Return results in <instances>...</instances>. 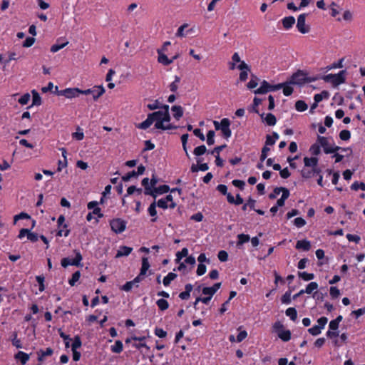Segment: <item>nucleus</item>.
<instances>
[{
  "label": "nucleus",
  "mask_w": 365,
  "mask_h": 365,
  "mask_svg": "<svg viewBox=\"0 0 365 365\" xmlns=\"http://www.w3.org/2000/svg\"><path fill=\"white\" fill-rule=\"evenodd\" d=\"M307 73L302 70H298L294 73L289 81V83L292 85L302 86L306 83H311L314 81V78L307 77Z\"/></svg>",
  "instance_id": "nucleus-1"
},
{
  "label": "nucleus",
  "mask_w": 365,
  "mask_h": 365,
  "mask_svg": "<svg viewBox=\"0 0 365 365\" xmlns=\"http://www.w3.org/2000/svg\"><path fill=\"white\" fill-rule=\"evenodd\" d=\"M216 130H220L224 138L228 139L232 135L230 129V120L229 118H224L220 122L215 120L213 122Z\"/></svg>",
  "instance_id": "nucleus-2"
},
{
  "label": "nucleus",
  "mask_w": 365,
  "mask_h": 365,
  "mask_svg": "<svg viewBox=\"0 0 365 365\" xmlns=\"http://www.w3.org/2000/svg\"><path fill=\"white\" fill-rule=\"evenodd\" d=\"M149 118H150V113L148 115L147 118L143 121L140 123H138L135 125V127L140 130H146L148 128L150 127V125L155 122L154 128L155 129L163 130H165V125L164 122L160 118H153L152 120H150L149 123Z\"/></svg>",
  "instance_id": "nucleus-3"
},
{
  "label": "nucleus",
  "mask_w": 365,
  "mask_h": 365,
  "mask_svg": "<svg viewBox=\"0 0 365 365\" xmlns=\"http://www.w3.org/2000/svg\"><path fill=\"white\" fill-rule=\"evenodd\" d=\"M346 71H340L336 74L329 73L324 76L322 78L325 82L331 83L334 86H337L345 82Z\"/></svg>",
  "instance_id": "nucleus-4"
},
{
  "label": "nucleus",
  "mask_w": 365,
  "mask_h": 365,
  "mask_svg": "<svg viewBox=\"0 0 365 365\" xmlns=\"http://www.w3.org/2000/svg\"><path fill=\"white\" fill-rule=\"evenodd\" d=\"M317 142L319 143L320 147L322 146L323 148L324 152L326 154L334 153L341 149V148L339 146H329V140L327 137L318 135ZM342 150H346L344 148H342Z\"/></svg>",
  "instance_id": "nucleus-5"
},
{
  "label": "nucleus",
  "mask_w": 365,
  "mask_h": 365,
  "mask_svg": "<svg viewBox=\"0 0 365 365\" xmlns=\"http://www.w3.org/2000/svg\"><path fill=\"white\" fill-rule=\"evenodd\" d=\"M282 84L271 85L267 81L264 80L261 86L257 90L254 91L255 94H264L270 91H276L282 88Z\"/></svg>",
  "instance_id": "nucleus-6"
},
{
  "label": "nucleus",
  "mask_w": 365,
  "mask_h": 365,
  "mask_svg": "<svg viewBox=\"0 0 365 365\" xmlns=\"http://www.w3.org/2000/svg\"><path fill=\"white\" fill-rule=\"evenodd\" d=\"M106 92V90L103 86H94L91 88L82 90L81 94L83 95H92L94 101H97L98 99L103 96Z\"/></svg>",
  "instance_id": "nucleus-7"
},
{
  "label": "nucleus",
  "mask_w": 365,
  "mask_h": 365,
  "mask_svg": "<svg viewBox=\"0 0 365 365\" xmlns=\"http://www.w3.org/2000/svg\"><path fill=\"white\" fill-rule=\"evenodd\" d=\"M57 227L58 231L56 236L67 237L69 235L70 230L68 229V225L65 223V217L63 215H61L57 220Z\"/></svg>",
  "instance_id": "nucleus-8"
},
{
  "label": "nucleus",
  "mask_w": 365,
  "mask_h": 365,
  "mask_svg": "<svg viewBox=\"0 0 365 365\" xmlns=\"http://www.w3.org/2000/svg\"><path fill=\"white\" fill-rule=\"evenodd\" d=\"M111 230L116 234L125 231L126 228V222L120 218H115L110 221Z\"/></svg>",
  "instance_id": "nucleus-9"
},
{
  "label": "nucleus",
  "mask_w": 365,
  "mask_h": 365,
  "mask_svg": "<svg viewBox=\"0 0 365 365\" xmlns=\"http://www.w3.org/2000/svg\"><path fill=\"white\" fill-rule=\"evenodd\" d=\"M76 256L74 258L65 257L61 259V265L66 267L69 265L79 266L82 260V255L80 252L75 251Z\"/></svg>",
  "instance_id": "nucleus-10"
},
{
  "label": "nucleus",
  "mask_w": 365,
  "mask_h": 365,
  "mask_svg": "<svg viewBox=\"0 0 365 365\" xmlns=\"http://www.w3.org/2000/svg\"><path fill=\"white\" fill-rule=\"evenodd\" d=\"M307 14H301L297 18V28L301 34H307L309 31V26L306 25V17Z\"/></svg>",
  "instance_id": "nucleus-11"
},
{
  "label": "nucleus",
  "mask_w": 365,
  "mask_h": 365,
  "mask_svg": "<svg viewBox=\"0 0 365 365\" xmlns=\"http://www.w3.org/2000/svg\"><path fill=\"white\" fill-rule=\"evenodd\" d=\"M300 173L303 178L308 179L311 178L314 175H319L322 173V169L318 165L316 167H312L310 169L304 168L301 170Z\"/></svg>",
  "instance_id": "nucleus-12"
},
{
  "label": "nucleus",
  "mask_w": 365,
  "mask_h": 365,
  "mask_svg": "<svg viewBox=\"0 0 365 365\" xmlns=\"http://www.w3.org/2000/svg\"><path fill=\"white\" fill-rule=\"evenodd\" d=\"M82 90L78 88H67L60 91V94L66 98H73L78 97L81 94Z\"/></svg>",
  "instance_id": "nucleus-13"
},
{
  "label": "nucleus",
  "mask_w": 365,
  "mask_h": 365,
  "mask_svg": "<svg viewBox=\"0 0 365 365\" xmlns=\"http://www.w3.org/2000/svg\"><path fill=\"white\" fill-rule=\"evenodd\" d=\"M160 118L163 122H169L170 120V115L169 111L158 110L150 113L149 121L152 120L153 118Z\"/></svg>",
  "instance_id": "nucleus-14"
},
{
  "label": "nucleus",
  "mask_w": 365,
  "mask_h": 365,
  "mask_svg": "<svg viewBox=\"0 0 365 365\" xmlns=\"http://www.w3.org/2000/svg\"><path fill=\"white\" fill-rule=\"evenodd\" d=\"M158 61L159 63H162L164 66H168L171 64L173 62V61L177 58V56H173L172 58H168V56L165 54L160 52V50H158Z\"/></svg>",
  "instance_id": "nucleus-15"
},
{
  "label": "nucleus",
  "mask_w": 365,
  "mask_h": 365,
  "mask_svg": "<svg viewBox=\"0 0 365 365\" xmlns=\"http://www.w3.org/2000/svg\"><path fill=\"white\" fill-rule=\"evenodd\" d=\"M68 44V41L63 39V38H58L56 41V43H54L51 47L50 50L52 53H56V52L58 51L59 50H61V48H64Z\"/></svg>",
  "instance_id": "nucleus-16"
},
{
  "label": "nucleus",
  "mask_w": 365,
  "mask_h": 365,
  "mask_svg": "<svg viewBox=\"0 0 365 365\" xmlns=\"http://www.w3.org/2000/svg\"><path fill=\"white\" fill-rule=\"evenodd\" d=\"M23 219H26V220H29V221H31V228L34 227L36 221L34 220H32L31 216L29 214L24 212H22L18 215H16L14 217V224L15 225L18 220H23Z\"/></svg>",
  "instance_id": "nucleus-17"
},
{
  "label": "nucleus",
  "mask_w": 365,
  "mask_h": 365,
  "mask_svg": "<svg viewBox=\"0 0 365 365\" xmlns=\"http://www.w3.org/2000/svg\"><path fill=\"white\" fill-rule=\"evenodd\" d=\"M281 21H282L283 28L285 30H289L291 28H292V26L295 24V19L294 16H286V17L283 18L281 20Z\"/></svg>",
  "instance_id": "nucleus-18"
},
{
  "label": "nucleus",
  "mask_w": 365,
  "mask_h": 365,
  "mask_svg": "<svg viewBox=\"0 0 365 365\" xmlns=\"http://www.w3.org/2000/svg\"><path fill=\"white\" fill-rule=\"evenodd\" d=\"M303 160L305 168H310L312 167H316L318 165L319 159L317 157H304Z\"/></svg>",
  "instance_id": "nucleus-19"
},
{
  "label": "nucleus",
  "mask_w": 365,
  "mask_h": 365,
  "mask_svg": "<svg viewBox=\"0 0 365 365\" xmlns=\"http://www.w3.org/2000/svg\"><path fill=\"white\" fill-rule=\"evenodd\" d=\"M148 212L150 217H152L150 221L155 222L157 221V210H156V202L153 201L148 208Z\"/></svg>",
  "instance_id": "nucleus-20"
},
{
  "label": "nucleus",
  "mask_w": 365,
  "mask_h": 365,
  "mask_svg": "<svg viewBox=\"0 0 365 365\" xmlns=\"http://www.w3.org/2000/svg\"><path fill=\"white\" fill-rule=\"evenodd\" d=\"M60 150L61 151L62 156L63 157V160H59L58 162L57 170L58 172L61 171V170L63 168H66L67 166V158H66L67 151H66V149L64 148H61L60 149Z\"/></svg>",
  "instance_id": "nucleus-21"
},
{
  "label": "nucleus",
  "mask_w": 365,
  "mask_h": 365,
  "mask_svg": "<svg viewBox=\"0 0 365 365\" xmlns=\"http://www.w3.org/2000/svg\"><path fill=\"white\" fill-rule=\"evenodd\" d=\"M15 359L19 361L22 365H25L29 360V355L22 351H19L15 354Z\"/></svg>",
  "instance_id": "nucleus-22"
},
{
  "label": "nucleus",
  "mask_w": 365,
  "mask_h": 365,
  "mask_svg": "<svg viewBox=\"0 0 365 365\" xmlns=\"http://www.w3.org/2000/svg\"><path fill=\"white\" fill-rule=\"evenodd\" d=\"M227 202L230 204H234L235 205H240L244 202V200L241 197L240 194L236 195V197L235 198L232 194L227 195Z\"/></svg>",
  "instance_id": "nucleus-23"
},
{
  "label": "nucleus",
  "mask_w": 365,
  "mask_h": 365,
  "mask_svg": "<svg viewBox=\"0 0 365 365\" xmlns=\"http://www.w3.org/2000/svg\"><path fill=\"white\" fill-rule=\"evenodd\" d=\"M153 195H152V196L154 198H155L156 197V194L162 195V194H164V193H167L169 191H170V188L167 185H163L158 186V187H154L153 189Z\"/></svg>",
  "instance_id": "nucleus-24"
},
{
  "label": "nucleus",
  "mask_w": 365,
  "mask_h": 365,
  "mask_svg": "<svg viewBox=\"0 0 365 365\" xmlns=\"http://www.w3.org/2000/svg\"><path fill=\"white\" fill-rule=\"evenodd\" d=\"M295 247L298 250L309 251L311 249V243L307 240H299L297 242Z\"/></svg>",
  "instance_id": "nucleus-25"
},
{
  "label": "nucleus",
  "mask_w": 365,
  "mask_h": 365,
  "mask_svg": "<svg viewBox=\"0 0 365 365\" xmlns=\"http://www.w3.org/2000/svg\"><path fill=\"white\" fill-rule=\"evenodd\" d=\"M132 250V247L127 246H120L117 252L115 257L118 258L123 256H128L131 253Z\"/></svg>",
  "instance_id": "nucleus-26"
},
{
  "label": "nucleus",
  "mask_w": 365,
  "mask_h": 365,
  "mask_svg": "<svg viewBox=\"0 0 365 365\" xmlns=\"http://www.w3.org/2000/svg\"><path fill=\"white\" fill-rule=\"evenodd\" d=\"M192 285L191 284H187L185 287V291L182 292L179 294V297L182 300H187L190 297V292L192 290Z\"/></svg>",
  "instance_id": "nucleus-27"
},
{
  "label": "nucleus",
  "mask_w": 365,
  "mask_h": 365,
  "mask_svg": "<svg viewBox=\"0 0 365 365\" xmlns=\"http://www.w3.org/2000/svg\"><path fill=\"white\" fill-rule=\"evenodd\" d=\"M142 185L144 187V194L146 195H153V191L149 182V179L145 178L141 182Z\"/></svg>",
  "instance_id": "nucleus-28"
},
{
  "label": "nucleus",
  "mask_w": 365,
  "mask_h": 365,
  "mask_svg": "<svg viewBox=\"0 0 365 365\" xmlns=\"http://www.w3.org/2000/svg\"><path fill=\"white\" fill-rule=\"evenodd\" d=\"M150 267V265L148 257H142V265H141V268H140V275H146V273H147L148 270L149 269Z\"/></svg>",
  "instance_id": "nucleus-29"
},
{
  "label": "nucleus",
  "mask_w": 365,
  "mask_h": 365,
  "mask_svg": "<svg viewBox=\"0 0 365 365\" xmlns=\"http://www.w3.org/2000/svg\"><path fill=\"white\" fill-rule=\"evenodd\" d=\"M123 345L121 341L117 340L115 344L110 346V351L115 354H120L123 351Z\"/></svg>",
  "instance_id": "nucleus-30"
},
{
  "label": "nucleus",
  "mask_w": 365,
  "mask_h": 365,
  "mask_svg": "<svg viewBox=\"0 0 365 365\" xmlns=\"http://www.w3.org/2000/svg\"><path fill=\"white\" fill-rule=\"evenodd\" d=\"M171 110L174 113L173 116L176 120H179L183 115V109L180 106H173Z\"/></svg>",
  "instance_id": "nucleus-31"
},
{
  "label": "nucleus",
  "mask_w": 365,
  "mask_h": 365,
  "mask_svg": "<svg viewBox=\"0 0 365 365\" xmlns=\"http://www.w3.org/2000/svg\"><path fill=\"white\" fill-rule=\"evenodd\" d=\"M278 337L283 341L287 342L291 339L292 334L291 331L288 329L283 330L282 331L279 332L277 334Z\"/></svg>",
  "instance_id": "nucleus-32"
},
{
  "label": "nucleus",
  "mask_w": 365,
  "mask_h": 365,
  "mask_svg": "<svg viewBox=\"0 0 365 365\" xmlns=\"http://www.w3.org/2000/svg\"><path fill=\"white\" fill-rule=\"evenodd\" d=\"M285 314L293 322H295L297 319V312L294 307L287 308L285 311Z\"/></svg>",
  "instance_id": "nucleus-33"
},
{
  "label": "nucleus",
  "mask_w": 365,
  "mask_h": 365,
  "mask_svg": "<svg viewBox=\"0 0 365 365\" xmlns=\"http://www.w3.org/2000/svg\"><path fill=\"white\" fill-rule=\"evenodd\" d=\"M281 84L282 85V88L283 89V94L285 96H291L294 91L293 88L290 86L291 83H289V81H287L285 83H282Z\"/></svg>",
  "instance_id": "nucleus-34"
},
{
  "label": "nucleus",
  "mask_w": 365,
  "mask_h": 365,
  "mask_svg": "<svg viewBox=\"0 0 365 365\" xmlns=\"http://www.w3.org/2000/svg\"><path fill=\"white\" fill-rule=\"evenodd\" d=\"M177 277V274L173 272H169L163 280V283L165 287H168L171 282L173 281Z\"/></svg>",
  "instance_id": "nucleus-35"
},
{
  "label": "nucleus",
  "mask_w": 365,
  "mask_h": 365,
  "mask_svg": "<svg viewBox=\"0 0 365 365\" xmlns=\"http://www.w3.org/2000/svg\"><path fill=\"white\" fill-rule=\"evenodd\" d=\"M264 121H265V123H267V125L273 126L277 123V118H276L274 115H273L272 113H267L266 115V116L264 118Z\"/></svg>",
  "instance_id": "nucleus-36"
},
{
  "label": "nucleus",
  "mask_w": 365,
  "mask_h": 365,
  "mask_svg": "<svg viewBox=\"0 0 365 365\" xmlns=\"http://www.w3.org/2000/svg\"><path fill=\"white\" fill-rule=\"evenodd\" d=\"M156 304L160 311H165L168 309L169 304L165 299H159L156 302Z\"/></svg>",
  "instance_id": "nucleus-37"
},
{
  "label": "nucleus",
  "mask_w": 365,
  "mask_h": 365,
  "mask_svg": "<svg viewBox=\"0 0 365 365\" xmlns=\"http://www.w3.org/2000/svg\"><path fill=\"white\" fill-rule=\"evenodd\" d=\"M307 108V104L302 100H299L295 103V108L299 112L305 111Z\"/></svg>",
  "instance_id": "nucleus-38"
},
{
  "label": "nucleus",
  "mask_w": 365,
  "mask_h": 365,
  "mask_svg": "<svg viewBox=\"0 0 365 365\" xmlns=\"http://www.w3.org/2000/svg\"><path fill=\"white\" fill-rule=\"evenodd\" d=\"M11 343L12 345L17 349H21L23 348L22 343L19 339L17 338V333L14 331L12 334V339H11Z\"/></svg>",
  "instance_id": "nucleus-39"
},
{
  "label": "nucleus",
  "mask_w": 365,
  "mask_h": 365,
  "mask_svg": "<svg viewBox=\"0 0 365 365\" xmlns=\"http://www.w3.org/2000/svg\"><path fill=\"white\" fill-rule=\"evenodd\" d=\"M31 93H32V96H33L32 105L33 106L40 105L41 103V98L39 93L36 90H33L31 91Z\"/></svg>",
  "instance_id": "nucleus-40"
},
{
  "label": "nucleus",
  "mask_w": 365,
  "mask_h": 365,
  "mask_svg": "<svg viewBox=\"0 0 365 365\" xmlns=\"http://www.w3.org/2000/svg\"><path fill=\"white\" fill-rule=\"evenodd\" d=\"M81 277V272L80 271L75 272L73 274L71 278L68 280V283L71 287L75 286L76 283L79 280Z\"/></svg>",
  "instance_id": "nucleus-41"
},
{
  "label": "nucleus",
  "mask_w": 365,
  "mask_h": 365,
  "mask_svg": "<svg viewBox=\"0 0 365 365\" xmlns=\"http://www.w3.org/2000/svg\"><path fill=\"white\" fill-rule=\"evenodd\" d=\"M291 290L287 291L281 297V302L284 304H289L292 302L291 299Z\"/></svg>",
  "instance_id": "nucleus-42"
},
{
  "label": "nucleus",
  "mask_w": 365,
  "mask_h": 365,
  "mask_svg": "<svg viewBox=\"0 0 365 365\" xmlns=\"http://www.w3.org/2000/svg\"><path fill=\"white\" fill-rule=\"evenodd\" d=\"M298 276L304 281L312 280L315 277L313 273H307L306 272H299Z\"/></svg>",
  "instance_id": "nucleus-43"
},
{
  "label": "nucleus",
  "mask_w": 365,
  "mask_h": 365,
  "mask_svg": "<svg viewBox=\"0 0 365 365\" xmlns=\"http://www.w3.org/2000/svg\"><path fill=\"white\" fill-rule=\"evenodd\" d=\"M188 255V250L186 247L182 249L181 251L178 252L176 254V262H179L183 257H187Z\"/></svg>",
  "instance_id": "nucleus-44"
},
{
  "label": "nucleus",
  "mask_w": 365,
  "mask_h": 365,
  "mask_svg": "<svg viewBox=\"0 0 365 365\" xmlns=\"http://www.w3.org/2000/svg\"><path fill=\"white\" fill-rule=\"evenodd\" d=\"M180 81V78L178 76H175V81L169 85L170 91L175 93L178 88V83Z\"/></svg>",
  "instance_id": "nucleus-45"
},
{
  "label": "nucleus",
  "mask_w": 365,
  "mask_h": 365,
  "mask_svg": "<svg viewBox=\"0 0 365 365\" xmlns=\"http://www.w3.org/2000/svg\"><path fill=\"white\" fill-rule=\"evenodd\" d=\"M237 239H238V241H237V245L240 246V245H243L245 242H249V240H250V237L248 235L240 234L237 235Z\"/></svg>",
  "instance_id": "nucleus-46"
},
{
  "label": "nucleus",
  "mask_w": 365,
  "mask_h": 365,
  "mask_svg": "<svg viewBox=\"0 0 365 365\" xmlns=\"http://www.w3.org/2000/svg\"><path fill=\"white\" fill-rule=\"evenodd\" d=\"M207 151L205 145H202L196 147L193 150V154L196 156H200L205 154Z\"/></svg>",
  "instance_id": "nucleus-47"
},
{
  "label": "nucleus",
  "mask_w": 365,
  "mask_h": 365,
  "mask_svg": "<svg viewBox=\"0 0 365 365\" xmlns=\"http://www.w3.org/2000/svg\"><path fill=\"white\" fill-rule=\"evenodd\" d=\"M318 288V284L315 282H310L304 290V293L312 294V292Z\"/></svg>",
  "instance_id": "nucleus-48"
},
{
  "label": "nucleus",
  "mask_w": 365,
  "mask_h": 365,
  "mask_svg": "<svg viewBox=\"0 0 365 365\" xmlns=\"http://www.w3.org/2000/svg\"><path fill=\"white\" fill-rule=\"evenodd\" d=\"M351 189L353 190H361L365 191V183L363 182L355 181L351 185Z\"/></svg>",
  "instance_id": "nucleus-49"
},
{
  "label": "nucleus",
  "mask_w": 365,
  "mask_h": 365,
  "mask_svg": "<svg viewBox=\"0 0 365 365\" xmlns=\"http://www.w3.org/2000/svg\"><path fill=\"white\" fill-rule=\"evenodd\" d=\"M320 145L319 143H314L309 148V152L314 155H318L320 153Z\"/></svg>",
  "instance_id": "nucleus-50"
},
{
  "label": "nucleus",
  "mask_w": 365,
  "mask_h": 365,
  "mask_svg": "<svg viewBox=\"0 0 365 365\" xmlns=\"http://www.w3.org/2000/svg\"><path fill=\"white\" fill-rule=\"evenodd\" d=\"M31 96L29 93H24L23 96H21L19 99L18 102L21 105H26L29 101H30Z\"/></svg>",
  "instance_id": "nucleus-51"
},
{
  "label": "nucleus",
  "mask_w": 365,
  "mask_h": 365,
  "mask_svg": "<svg viewBox=\"0 0 365 365\" xmlns=\"http://www.w3.org/2000/svg\"><path fill=\"white\" fill-rule=\"evenodd\" d=\"M81 344H82V343H81V338L78 336H76L74 337V339L71 344V349L76 350L77 349H78L81 346Z\"/></svg>",
  "instance_id": "nucleus-52"
},
{
  "label": "nucleus",
  "mask_w": 365,
  "mask_h": 365,
  "mask_svg": "<svg viewBox=\"0 0 365 365\" xmlns=\"http://www.w3.org/2000/svg\"><path fill=\"white\" fill-rule=\"evenodd\" d=\"M321 328L317 325H314V327L308 329V332L312 336H318L322 332Z\"/></svg>",
  "instance_id": "nucleus-53"
},
{
  "label": "nucleus",
  "mask_w": 365,
  "mask_h": 365,
  "mask_svg": "<svg viewBox=\"0 0 365 365\" xmlns=\"http://www.w3.org/2000/svg\"><path fill=\"white\" fill-rule=\"evenodd\" d=\"M215 132L214 130H209L207 133V143L208 145H212L215 143Z\"/></svg>",
  "instance_id": "nucleus-54"
},
{
  "label": "nucleus",
  "mask_w": 365,
  "mask_h": 365,
  "mask_svg": "<svg viewBox=\"0 0 365 365\" xmlns=\"http://www.w3.org/2000/svg\"><path fill=\"white\" fill-rule=\"evenodd\" d=\"M339 138L341 140H349L351 138V133L349 130H342L340 133H339Z\"/></svg>",
  "instance_id": "nucleus-55"
},
{
  "label": "nucleus",
  "mask_w": 365,
  "mask_h": 365,
  "mask_svg": "<svg viewBox=\"0 0 365 365\" xmlns=\"http://www.w3.org/2000/svg\"><path fill=\"white\" fill-rule=\"evenodd\" d=\"M258 81H259V79L256 76H252L251 80L248 82V83L247 85V88L249 89H252V88H256L258 85Z\"/></svg>",
  "instance_id": "nucleus-56"
},
{
  "label": "nucleus",
  "mask_w": 365,
  "mask_h": 365,
  "mask_svg": "<svg viewBox=\"0 0 365 365\" xmlns=\"http://www.w3.org/2000/svg\"><path fill=\"white\" fill-rule=\"evenodd\" d=\"M146 107L148 108V109H149L150 110H154L161 108L158 100H155V101H153L152 103L147 104Z\"/></svg>",
  "instance_id": "nucleus-57"
},
{
  "label": "nucleus",
  "mask_w": 365,
  "mask_h": 365,
  "mask_svg": "<svg viewBox=\"0 0 365 365\" xmlns=\"http://www.w3.org/2000/svg\"><path fill=\"white\" fill-rule=\"evenodd\" d=\"M323 94H325L326 98H327L329 96V93L326 91H322L321 93L315 94L314 96V103L318 104L320 101H322L323 99Z\"/></svg>",
  "instance_id": "nucleus-58"
},
{
  "label": "nucleus",
  "mask_w": 365,
  "mask_h": 365,
  "mask_svg": "<svg viewBox=\"0 0 365 365\" xmlns=\"http://www.w3.org/2000/svg\"><path fill=\"white\" fill-rule=\"evenodd\" d=\"M330 296L333 299L339 297L340 295V291L336 287H331L329 289Z\"/></svg>",
  "instance_id": "nucleus-59"
},
{
  "label": "nucleus",
  "mask_w": 365,
  "mask_h": 365,
  "mask_svg": "<svg viewBox=\"0 0 365 365\" xmlns=\"http://www.w3.org/2000/svg\"><path fill=\"white\" fill-rule=\"evenodd\" d=\"M272 327L274 331L277 333V334L284 330V325L279 321L274 322Z\"/></svg>",
  "instance_id": "nucleus-60"
},
{
  "label": "nucleus",
  "mask_w": 365,
  "mask_h": 365,
  "mask_svg": "<svg viewBox=\"0 0 365 365\" xmlns=\"http://www.w3.org/2000/svg\"><path fill=\"white\" fill-rule=\"evenodd\" d=\"M154 334L159 338H165L167 336V332L163 329L159 327L155 329Z\"/></svg>",
  "instance_id": "nucleus-61"
},
{
  "label": "nucleus",
  "mask_w": 365,
  "mask_h": 365,
  "mask_svg": "<svg viewBox=\"0 0 365 365\" xmlns=\"http://www.w3.org/2000/svg\"><path fill=\"white\" fill-rule=\"evenodd\" d=\"M294 225L298 227H302L306 225V221L302 217H297L294 220Z\"/></svg>",
  "instance_id": "nucleus-62"
},
{
  "label": "nucleus",
  "mask_w": 365,
  "mask_h": 365,
  "mask_svg": "<svg viewBox=\"0 0 365 365\" xmlns=\"http://www.w3.org/2000/svg\"><path fill=\"white\" fill-rule=\"evenodd\" d=\"M217 257L220 262H226L228 259V254L225 250H220L217 254Z\"/></svg>",
  "instance_id": "nucleus-63"
},
{
  "label": "nucleus",
  "mask_w": 365,
  "mask_h": 365,
  "mask_svg": "<svg viewBox=\"0 0 365 365\" xmlns=\"http://www.w3.org/2000/svg\"><path fill=\"white\" fill-rule=\"evenodd\" d=\"M365 314V307L358 309L351 312V314L354 315L356 319Z\"/></svg>",
  "instance_id": "nucleus-64"
}]
</instances>
